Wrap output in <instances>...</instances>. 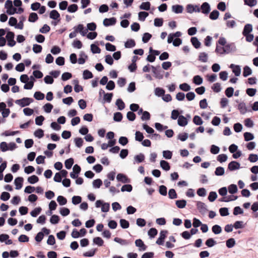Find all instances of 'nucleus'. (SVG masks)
<instances>
[{"instance_id": "obj_47", "label": "nucleus", "mask_w": 258, "mask_h": 258, "mask_svg": "<svg viewBox=\"0 0 258 258\" xmlns=\"http://www.w3.org/2000/svg\"><path fill=\"white\" fill-rule=\"evenodd\" d=\"M44 97V94L40 91H37L34 94V97L38 100H43Z\"/></svg>"}, {"instance_id": "obj_43", "label": "nucleus", "mask_w": 258, "mask_h": 258, "mask_svg": "<svg viewBox=\"0 0 258 258\" xmlns=\"http://www.w3.org/2000/svg\"><path fill=\"white\" fill-rule=\"evenodd\" d=\"M60 220L59 217L56 215H53L50 219V222L52 224H57Z\"/></svg>"}, {"instance_id": "obj_8", "label": "nucleus", "mask_w": 258, "mask_h": 258, "mask_svg": "<svg viewBox=\"0 0 258 258\" xmlns=\"http://www.w3.org/2000/svg\"><path fill=\"white\" fill-rule=\"evenodd\" d=\"M240 167V164L239 162L232 161L230 162L228 165V169L230 171H234L237 169H239Z\"/></svg>"}, {"instance_id": "obj_58", "label": "nucleus", "mask_w": 258, "mask_h": 258, "mask_svg": "<svg viewBox=\"0 0 258 258\" xmlns=\"http://www.w3.org/2000/svg\"><path fill=\"white\" fill-rule=\"evenodd\" d=\"M217 198V193L215 191H211L208 196V200L210 202H214Z\"/></svg>"}, {"instance_id": "obj_39", "label": "nucleus", "mask_w": 258, "mask_h": 258, "mask_svg": "<svg viewBox=\"0 0 258 258\" xmlns=\"http://www.w3.org/2000/svg\"><path fill=\"white\" fill-rule=\"evenodd\" d=\"M91 50L93 53H100L101 49L95 44L91 45Z\"/></svg>"}, {"instance_id": "obj_6", "label": "nucleus", "mask_w": 258, "mask_h": 258, "mask_svg": "<svg viewBox=\"0 0 258 258\" xmlns=\"http://www.w3.org/2000/svg\"><path fill=\"white\" fill-rule=\"evenodd\" d=\"M225 50L224 51L225 53L228 54L231 52L235 51L236 50V46L234 43H230L225 45L224 46Z\"/></svg>"}, {"instance_id": "obj_30", "label": "nucleus", "mask_w": 258, "mask_h": 258, "mask_svg": "<svg viewBox=\"0 0 258 258\" xmlns=\"http://www.w3.org/2000/svg\"><path fill=\"white\" fill-rule=\"evenodd\" d=\"M136 45V42L133 39H128L124 44L125 48H132Z\"/></svg>"}, {"instance_id": "obj_34", "label": "nucleus", "mask_w": 258, "mask_h": 258, "mask_svg": "<svg viewBox=\"0 0 258 258\" xmlns=\"http://www.w3.org/2000/svg\"><path fill=\"white\" fill-rule=\"evenodd\" d=\"M193 122L197 125H201L203 123V121L201 117L195 115L193 118Z\"/></svg>"}, {"instance_id": "obj_20", "label": "nucleus", "mask_w": 258, "mask_h": 258, "mask_svg": "<svg viewBox=\"0 0 258 258\" xmlns=\"http://www.w3.org/2000/svg\"><path fill=\"white\" fill-rule=\"evenodd\" d=\"M77 27L78 33H80L83 36H85L87 34L88 32V29H86L84 30V28L83 24H79Z\"/></svg>"}, {"instance_id": "obj_3", "label": "nucleus", "mask_w": 258, "mask_h": 258, "mask_svg": "<svg viewBox=\"0 0 258 258\" xmlns=\"http://www.w3.org/2000/svg\"><path fill=\"white\" fill-rule=\"evenodd\" d=\"M152 72L154 74V76L156 78L158 79H162L163 78V76L161 73V70L160 66H158L155 67L153 66H151Z\"/></svg>"}, {"instance_id": "obj_19", "label": "nucleus", "mask_w": 258, "mask_h": 258, "mask_svg": "<svg viewBox=\"0 0 258 258\" xmlns=\"http://www.w3.org/2000/svg\"><path fill=\"white\" fill-rule=\"evenodd\" d=\"M190 41L192 45L196 48L198 49L200 47L201 43L199 41L198 39L196 37H191L190 39Z\"/></svg>"}, {"instance_id": "obj_32", "label": "nucleus", "mask_w": 258, "mask_h": 258, "mask_svg": "<svg viewBox=\"0 0 258 258\" xmlns=\"http://www.w3.org/2000/svg\"><path fill=\"white\" fill-rule=\"evenodd\" d=\"M219 16V12L218 11L215 10L213 11L209 15V18L211 20H215L218 18Z\"/></svg>"}, {"instance_id": "obj_52", "label": "nucleus", "mask_w": 258, "mask_h": 258, "mask_svg": "<svg viewBox=\"0 0 258 258\" xmlns=\"http://www.w3.org/2000/svg\"><path fill=\"white\" fill-rule=\"evenodd\" d=\"M120 225L123 229H126L129 227L130 223L128 221L121 219L120 220Z\"/></svg>"}, {"instance_id": "obj_57", "label": "nucleus", "mask_w": 258, "mask_h": 258, "mask_svg": "<svg viewBox=\"0 0 258 258\" xmlns=\"http://www.w3.org/2000/svg\"><path fill=\"white\" fill-rule=\"evenodd\" d=\"M43 108L45 112L50 113L53 108V105L49 103H47L43 106Z\"/></svg>"}, {"instance_id": "obj_26", "label": "nucleus", "mask_w": 258, "mask_h": 258, "mask_svg": "<svg viewBox=\"0 0 258 258\" xmlns=\"http://www.w3.org/2000/svg\"><path fill=\"white\" fill-rule=\"evenodd\" d=\"M115 104L117 106L118 109L119 110H122L125 108V104L121 99H117Z\"/></svg>"}, {"instance_id": "obj_29", "label": "nucleus", "mask_w": 258, "mask_h": 258, "mask_svg": "<svg viewBox=\"0 0 258 258\" xmlns=\"http://www.w3.org/2000/svg\"><path fill=\"white\" fill-rule=\"evenodd\" d=\"M199 60L203 62L208 61V54L206 52H201L199 55Z\"/></svg>"}, {"instance_id": "obj_54", "label": "nucleus", "mask_w": 258, "mask_h": 258, "mask_svg": "<svg viewBox=\"0 0 258 258\" xmlns=\"http://www.w3.org/2000/svg\"><path fill=\"white\" fill-rule=\"evenodd\" d=\"M225 93L226 96L227 97L230 98V97H232L233 96V93H234L233 88H232L231 87L227 88L226 89Z\"/></svg>"}, {"instance_id": "obj_50", "label": "nucleus", "mask_w": 258, "mask_h": 258, "mask_svg": "<svg viewBox=\"0 0 258 258\" xmlns=\"http://www.w3.org/2000/svg\"><path fill=\"white\" fill-rule=\"evenodd\" d=\"M122 119V114L120 112H117L114 113V116H113V120L115 121H121Z\"/></svg>"}, {"instance_id": "obj_38", "label": "nucleus", "mask_w": 258, "mask_h": 258, "mask_svg": "<svg viewBox=\"0 0 258 258\" xmlns=\"http://www.w3.org/2000/svg\"><path fill=\"white\" fill-rule=\"evenodd\" d=\"M252 73L251 69L248 66H245L243 68V76L246 77Z\"/></svg>"}, {"instance_id": "obj_17", "label": "nucleus", "mask_w": 258, "mask_h": 258, "mask_svg": "<svg viewBox=\"0 0 258 258\" xmlns=\"http://www.w3.org/2000/svg\"><path fill=\"white\" fill-rule=\"evenodd\" d=\"M183 7L180 5H175L172 6V11L175 14H180L183 12Z\"/></svg>"}, {"instance_id": "obj_13", "label": "nucleus", "mask_w": 258, "mask_h": 258, "mask_svg": "<svg viewBox=\"0 0 258 258\" xmlns=\"http://www.w3.org/2000/svg\"><path fill=\"white\" fill-rule=\"evenodd\" d=\"M230 68L232 69V72L236 76L238 77L240 76L241 73V68L239 66L235 65L234 64H231L230 66Z\"/></svg>"}, {"instance_id": "obj_23", "label": "nucleus", "mask_w": 258, "mask_h": 258, "mask_svg": "<svg viewBox=\"0 0 258 258\" xmlns=\"http://www.w3.org/2000/svg\"><path fill=\"white\" fill-rule=\"evenodd\" d=\"M74 163V160L73 158H70L68 159H67L64 162V165L66 168L68 169H71Z\"/></svg>"}, {"instance_id": "obj_45", "label": "nucleus", "mask_w": 258, "mask_h": 258, "mask_svg": "<svg viewBox=\"0 0 258 258\" xmlns=\"http://www.w3.org/2000/svg\"><path fill=\"white\" fill-rule=\"evenodd\" d=\"M244 140L245 141H249L254 139V136L252 134L249 132H245L243 134Z\"/></svg>"}, {"instance_id": "obj_64", "label": "nucleus", "mask_w": 258, "mask_h": 258, "mask_svg": "<svg viewBox=\"0 0 258 258\" xmlns=\"http://www.w3.org/2000/svg\"><path fill=\"white\" fill-rule=\"evenodd\" d=\"M92 184L93 187L98 188L102 184V181L100 179H97L93 181Z\"/></svg>"}, {"instance_id": "obj_2", "label": "nucleus", "mask_w": 258, "mask_h": 258, "mask_svg": "<svg viewBox=\"0 0 258 258\" xmlns=\"http://www.w3.org/2000/svg\"><path fill=\"white\" fill-rule=\"evenodd\" d=\"M96 208L101 207V211L102 212H107L110 209V205L108 203H103L101 200H97L95 203Z\"/></svg>"}, {"instance_id": "obj_35", "label": "nucleus", "mask_w": 258, "mask_h": 258, "mask_svg": "<svg viewBox=\"0 0 258 258\" xmlns=\"http://www.w3.org/2000/svg\"><path fill=\"white\" fill-rule=\"evenodd\" d=\"M228 191L231 194H234L237 191V187L236 184H231L228 186Z\"/></svg>"}, {"instance_id": "obj_44", "label": "nucleus", "mask_w": 258, "mask_h": 258, "mask_svg": "<svg viewBox=\"0 0 258 258\" xmlns=\"http://www.w3.org/2000/svg\"><path fill=\"white\" fill-rule=\"evenodd\" d=\"M225 170L222 167H218L216 168L215 174L217 176H222L224 174Z\"/></svg>"}, {"instance_id": "obj_49", "label": "nucleus", "mask_w": 258, "mask_h": 258, "mask_svg": "<svg viewBox=\"0 0 258 258\" xmlns=\"http://www.w3.org/2000/svg\"><path fill=\"white\" fill-rule=\"evenodd\" d=\"M212 232L215 234H220L222 231V229L220 226L218 225H215L212 228Z\"/></svg>"}, {"instance_id": "obj_10", "label": "nucleus", "mask_w": 258, "mask_h": 258, "mask_svg": "<svg viewBox=\"0 0 258 258\" xmlns=\"http://www.w3.org/2000/svg\"><path fill=\"white\" fill-rule=\"evenodd\" d=\"M116 22V19L114 17L111 18H105L103 20V24L104 26L108 27L111 25H114Z\"/></svg>"}, {"instance_id": "obj_59", "label": "nucleus", "mask_w": 258, "mask_h": 258, "mask_svg": "<svg viewBox=\"0 0 258 258\" xmlns=\"http://www.w3.org/2000/svg\"><path fill=\"white\" fill-rule=\"evenodd\" d=\"M10 198V194L6 191H4L2 193L0 199L4 201H8Z\"/></svg>"}, {"instance_id": "obj_18", "label": "nucleus", "mask_w": 258, "mask_h": 258, "mask_svg": "<svg viewBox=\"0 0 258 258\" xmlns=\"http://www.w3.org/2000/svg\"><path fill=\"white\" fill-rule=\"evenodd\" d=\"M252 31V26L250 24H246L243 28L242 31V35H245L247 34H250L251 32Z\"/></svg>"}, {"instance_id": "obj_24", "label": "nucleus", "mask_w": 258, "mask_h": 258, "mask_svg": "<svg viewBox=\"0 0 258 258\" xmlns=\"http://www.w3.org/2000/svg\"><path fill=\"white\" fill-rule=\"evenodd\" d=\"M113 95V94L112 93H105L103 96V100L104 102L110 103L112 100Z\"/></svg>"}, {"instance_id": "obj_56", "label": "nucleus", "mask_w": 258, "mask_h": 258, "mask_svg": "<svg viewBox=\"0 0 258 258\" xmlns=\"http://www.w3.org/2000/svg\"><path fill=\"white\" fill-rule=\"evenodd\" d=\"M78 10V7L76 4H72L68 7V11L70 13H75Z\"/></svg>"}, {"instance_id": "obj_15", "label": "nucleus", "mask_w": 258, "mask_h": 258, "mask_svg": "<svg viewBox=\"0 0 258 258\" xmlns=\"http://www.w3.org/2000/svg\"><path fill=\"white\" fill-rule=\"evenodd\" d=\"M49 17L53 20H57L58 22L60 21V14L55 10H52L49 14Z\"/></svg>"}, {"instance_id": "obj_40", "label": "nucleus", "mask_w": 258, "mask_h": 258, "mask_svg": "<svg viewBox=\"0 0 258 258\" xmlns=\"http://www.w3.org/2000/svg\"><path fill=\"white\" fill-rule=\"evenodd\" d=\"M235 244V240L233 238H230L228 239L226 242V246L228 248H232Z\"/></svg>"}, {"instance_id": "obj_5", "label": "nucleus", "mask_w": 258, "mask_h": 258, "mask_svg": "<svg viewBox=\"0 0 258 258\" xmlns=\"http://www.w3.org/2000/svg\"><path fill=\"white\" fill-rule=\"evenodd\" d=\"M116 179L118 181L123 183H128L131 182V179L123 173H118L116 176Z\"/></svg>"}, {"instance_id": "obj_37", "label": "nucleus", "mask_w": 258, "mask_h": 258, "mask_svg": "<svg viewBox=\"0 0 258 258\" xmlns=\"http://www.w3.org/2000/svg\"><path fill=\"white\" fill-rule=\"evenodd\" d=\"M133 189V186L131 184H126L123 185L121 188V191L122 192L127 191L131 192Z\"/></svg>"}, {"instance_id": "obj_41", "label": "nucleus", "mask_w": 258, "mask_h": 258, "mask_svg": "<svg viewBox=\"0 0 258 258\" xmlns=\"http://www.w3.org/2000/svg\"><path fill=\"white\" fill-rule=\"evenodd\" d=\"M38 19V17L36 13H31L29 15L28 21L30 22H35Z\"/></svg>"}, {"instance_id": "obj_1", "label": "nucleus", "mask_w": 258, "mask_h": 258, "mask_svg": "<svg viewBox=\"0 0 258 258\" xmlns=\"http://www.w3.org/2000/svg\"><path fill=\"white\" fill-rule=\"evenodd\" d=\"M33 101V99L32 98L24 97L21 99L16 100L15 103L21 107H23L28 106Z\"/></svg>"}, {"instance_id": "obj_14", "label": "nucleus", "mask_w": 258, "mask_h": 258, "mask_svg": "<svg viewBox=\"0 0 258 258\" xmlns=\"http://www.w3.org/2000/svg\"><path fill=\"white\" fill-rule=\"evenodd\" d=\"M202 12L205 14H208L211 10L210 6L207 2L202 4L201 7Z\"/></svg>"}, {"instance_id": "obj_62", "label": "nucleus", "mask_w": 258, "mask_h": 258, "mask_svg": "<svg viewBox=\"0 0 258 258\" xmlns=\"http://www.w3.org/2000/svg\"><path fill=\"white\" fill-rule=\"evenodd\" d=\"M148 233L150 238H154L157 234L158 231L154 228H151L149 229Z\"/></svg>"}, {"instance_id": "obj_25", "label": "nucleus", "mask_w": 258, "mask_h": 258, "mask_svg": "<svg viewBox=\"0 0 258 258\" xmlns=\"http://www.w3.org/2000/svg\"><path fill=\"white\" fill-rule=\"evenodd\" d=\"M114 241L122 245H127L130 244V242L127 240L121 239L119 237H115Z\"/></svg>"}, {"instance_id": "obj_46", "label": "nucleus", "mask_w": 258, "mask_h": 258, "mask_svg": "<svg viewBox=\"0 0 258 258\" xmlns=\"http://www.w3.org/2000/svg\"><path fill=\"white\" fill-rule=\"evenodd\" d=\"M216 244V241L213 238H210L208 239L205 242V244L208 247H212L214 246Z\"/></svg>"}, {"instance_id": "obj_27", "label": "nucleus", "mask_w": 258, "mask_h": 258, "mask_svg": "<svg viewBox=\"0 0 258 258\" xmlns=\"http://www.w3.org/2000/svg\"><path fill=\"white\" fill-rule=\"evenodd\" d=\"M151 4L149 2H143L139 6L140 9L146 11H149L150 9Z\"/></svg>"}, {"instance_id": "obj_61", "label": "nucleus", "mask_w": 258, "mask_h": 258, "mask_svg": "<svg viewBox=\"0 0 258 258\" xmlns=\"http://www.w3.org/2000/svg\"><path fill=\"white\" fill-rule=\"evenodd\" d=\"M163 156L166 159H170L172 156V153L169 150H165L163 151Z\"/></svg>"}, {"instance_id": "obj_42", "label": "nucleus", "mask_w": 258, "mask_h": 258, "mask_svg": "<svg viewBox=\"0 0 258 258\" xmlns=\"http://www.w3.org/2000/svg\"><path fill=\"white\" fill-rule=\"evenodd\" d=\"M57 201L61 206L64 205L67 203V199L62 196H59L57 197Z\"/></svg>"}, {"instance_id": "obj_31", "label": "nucleus", "mask_w": 258, "mask_h": 258, "mask_svg": "<svg viewBox=\"0 0 258 258\" xmlns=\"http://www.w3.org/2000/svg\"><path fill=\"white\" fill-rule=\"evenodd\" d=\"M203 81V78L199 75H196L194 77L193 82L197 85H200L202 84Z\"/></svg>"}, {"instance_id": "obj_51", "label": "nucleus", "mask_w": 258, "mask_h": 258, "mask_svg": "<svg viewBox=\"0 0 258 258\" xmlns=\"http://www.w3.org/2000/svg\"><path fill=\"white\" fill-rule=\"evenodd\" d=\"M169 198L171 199H174L177 198V195L174 189H170L168 191Z\"/></svg>"}, {"instance_id": "obj_11", "label": "nucleus", "mask_w": 258, "mask_h": 258, "mask_svg": "<svg viewBox=\"0 0 258 258\" xmlns=\"http://www.w3.org/2000/svg\"><path fill=\"white\" fill-rule=\"evenodd\" d=\"M238 109L239 110L240 114H244L247 111H250L251 110H248L245 103L241 102L238 105Z\"/></svg>"}, {"instance_id": "obj_53", "label": "nucleus", "mask_w": 258, "mask_h": 258, "mask_svg": "<svg viewBox=\"0 0 258 258\" xmlns=\"http://www.w3.org/2000/svg\"><path fill=\"white\" fill-rule=\"evenodd\" d=\"M42 209L40 207L36 208L30 212V215L33 217H36L40 214Z\"/></svg>"}, {"instance_id": "obj_22", "label": "nucleus", "mask_w": 258, "mask_h": 258, "mask_svg": "<svg viewBox=\"0 0 258 258\" xmlns=\"http://www.w3.org/2000/svg\"><path fill=\"white\" fill-rule=\"evenodd\" d=\"M160 166L165 171H168L170 169L169 163L165 160H161L160 161Z\"/></svg>"}, {"instance_id": "obj_33", "label": "nucleus", "mask_w": 258, "mask_h": 258, "mask_svg": "<svg viewBox=\"0 0 258 258\" xmlns=\"http://www.w3.org/2000/svg\"><path fill=\"white\" fill-rule=\"evenodd\" d=\"M148 15L149 14L148 12L144 11L140 12L138 14L139 19L140 21H144Z\"/></svg>"}, {"instance_id": "obj_60", "label": "nucleus", "mask_w": 258, "mask_h": 258, "mask_svg": "<svg viewBox=\"0 0 258 258\" xmlns=\"http://www.w3.org/2000/svg\"><path fill=\"white\" fill-rule=\"evenodd\" d=\"M33 51L35 53H39L42 51V47L40 45L35 44L33 46Z\"/></svg>"}, {"instance_id": "obj_7", "label": "nucleus", "mask_w": 258, "mask_h": 258, "mask_svg": "<svg viewBox=\"0 0 258 258\" xmlns=\"http://www.w3.org/2000/svg\"><path fill=\"white\" fill-rule=\"evenodd\" d=\"M135 245L137 247H139V251H145L147 248V246L144 244L143 240L141 239H137L135 241Z\"/></svg>"}, {"instance_id": "obj_21", "label": "nucleus", "mask_w": 258, "mask_h": 258, "mask_svg": "<svg viewBox=\"0 0 258 258\" xmlns=\"http://www.w3.org/2000/svg\"><path fill=\"white\" fill-rule=\"evenodd\" d=\"M176 206L179 209L184 208L186 205V201L185 200H177L175 202Z\"/></svg>"}, {"instance_id": "obj_9", "label": "nucleus", "mask_w": 258, "mask_h": 258, "mask_svg": "<svg viewBox=\"0 0 258 258\" xmlns=\"http://www.w3.org/2000/svg\"><path fill=\"white\" fill-rule=\"evenodd\" d=\"M197 207L200 213L202 214H205L208 211L205 204L200 201L197 202Z\"/></svg>"}, {"instance_id": "obj_48", "label": "nucleus", "mask_w": 258, "mask_h": 258, "mask_svg": "<svg viewBox=\"0 0 258 258\" xmlns=\"http://www.w3.org/2000/svg\"><path fill=\"white\" fill-rule=\"evenodd\" d=\"M39 178L35 175H33L28 178V182L31 184H34L38 182Z\"/></svg>"}, {"instance_id": "obj_12", "label": "nucleus", "mask_w": 258, "mask_h": 258, "mask_svg": "<svg viewBox=\"0 0 258 258\" xmlns=\"http://www.w3.org/2000/svg\"><path fill=\"white\" fill-rule=\"evenodd\" d=\"M23 181L24 179L22 177H18L15 178L14 180V183L16 186L15 188L16 189L19 190L22 188Z\"/></svg>"}, {"instance_id": "obj_4", "label": "nucleus", "mask_w": 258, "mask_h": 258, "mask_svg": "<svg viewBox=\"0 0 258 258\" xmlns=\"http://www.w3.org/2000/svg\"><path fill=\"white\" fill-rule=\"evenodd\" d=\"M167 233V230H161L160 232V236L156 242V244L158 245H163Z\"/></svg>"}, {"instance_id": "obj_16", "label": "nucleus", "mask_w": 258, "mask_h": 258, "mask_svg": "<svg viewBox=\"0 0 258 258\" xmlns=\"http://www.w3.org/2000/svg\"><path fill=\"white\" fill-rule=\"evenodd\" d=\"M178 124L180 126H185L187 125L188 121L186 117L181 115L179 116L177 120Z\"/></svg>"}, {"instance_id": "obj_63", "label": "nucleus", "mask_w": 258, "mask_h": 258, "mask_svg": "<svg viewBox=\"0 0 258 258\" xmlns=\"http://www.w3.org/2000/svg\"><path fill=\"white\" fill-rule=\"evenodd\" d=\"M45 118L42 115L37 116L35 118V123L37 125H41L43 123V121L44 120Z\"/></svg>"}, {"instance_id": "obj_55", "label": "nucleus", "mask_w": 258, "mask_h": 258, "mask_svg": "<svg viewBox=\"0 0 258 258\" xmlns=\"http://www.w3.org/2000/svg\"><path fill=\"white\" fill-rule=\"evenodd\" d=\"M134 158L136 162L138 163H141L144 161L145 156L143 154L140 153L139 155H136Z\"/></svg>"}, {"instance_id": "obj_36", "label": "nucleus", "mask_w": 258, "mask_h": 258, "mask_svg": "<svg viewBox=\"0 0 258 258\" xmlns=\"http://www.w3.org/2000/svg\"><path fill=\"white\" fill-rule=\"evenodd\" d=\"M165 92V90L161 88L158 87L155 89V94L158 97L163 96L164 95Z\"/></svg>"}, {"instance_id": "obj_28", "label": "nucleus", "mask_w": 258, "mask_h": 258, "mask_svg": "<svg viewBox=\"0 0 258 258\" xmlns=\"http://www.w3.org/2000/svg\"><path fill=\"white\" fill-rule=\"evenodd\" d=\"M83 77L84 80H87L92 78L93 77V75L90 71L88 70H86L83 72Z\"/></svg>"}]
</instances>
